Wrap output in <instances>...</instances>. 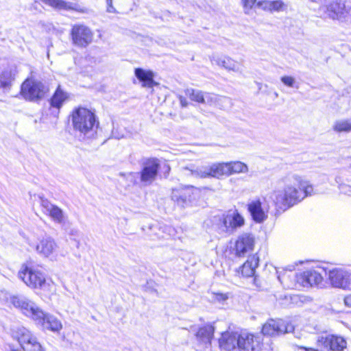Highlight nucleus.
Instances as JSON below:
<instances>
[{"instance_id":"nucleus-1","label":"nucleus","mask_w":351,"mask_h":351,"mask_svg":"<svg viewBox=\"0 0 351 351\" xmlns=\"http://www.w3.org/2000/svg\"><path fill=\"white\" fill-rule=\"evenodd\" d=\"M283 190H274L269 198L278 210L285 211L302 201V191L299 189L301 176L298 174H289L281 181Z\"/></svg>"},{"instance_id":"nucleus-2","label":"nucleus","mask_w":351,"mask_h":351,"mask_svg":"<svg viewBox=\"0 0 351 351\" xmlns=\"http://www.w3.org/2000/svg\"><path fill=\"white\" fill-rule=\"evenodd\" d=\"M13 305L21 308L22 312L27 316L31 317L38 324L53 332H58L62 329L61 322L55 316L44 313L33 302L23 296H13L12 298Z\"/></svg>"},{"instance_id":"nucleus-3","label":"nucleus","mask_w":351,"mask_h":351,"mask_svg":"<svg viewBox=\"0 0 351 351\" xmlns=\"http://www.w3.org/2000/svg\"><path fill=\"white\" fill-rule=\"evenodd\" d=\"M71 117L73 130L80 138L90 139L95 136L99 123L94 112L77 107L73 109Z\"/></svg>"},{"instance_id":"nucleus-4","label":"nucleus","mask_w":351,"mask_h":351,"mask_svg":"<svg viewBox=\"0 0 351 351\" xmlns=\"http://www.w3.org/2000/svg\"><path fill=\"white\" fill-rule=\"evenodd\" d=\"M182 173L184 176H192L194 178H220L226 176H230L229 167L228 162H216L213 163L209 166H200L194 168L193 166L191 167H184Z\"/></svg>"},{"instance_id":"nucleus-5","label":"nucleus","mask_w":351,"mask_h":351,"mask_svg":"<svg viewBox=\"0 0 351 351\" xmlns=\"http://www.w3.org/2000/svg\"><path fill=\"white\" fill-rule=\"evenodd\" d=\"M18 276L30 288L45 289L47 287L44 274L38 270L28 267L26 264L22 265Z\"/></svg>"},{"instance_id":"nucleus-6","label":"nucleus","mask_w":351,"mask_h":351,"mask_svg":"<svg viewBox=\"0 0 351 351\" xmlns=\"http://www.w3.org/2000/svg\"><path fill=\"white\" fill-rule=\"evenodd\" d=\"M139 172L140 181L143 186L152 184L156 179L160 167V160L156 158H145L141 160Z\"/></svg>"},{"instance_id":"nucleus-7","label":"nucleus","mask_w":351,"mask_h":351,"mask_svg":"<svg viewBox=\"0 0 351 351\" xmlns=\"http://www.w3.org/2000/svg\"><path fill=\"white\" fill-rule=\"evenodd\" d=\"M47 91L43 82L27 79L21 85V94L26 100L36 101L44 97Z\"/></svg>"},{"instance_id":"nucleus-8","label":"nucleus","mask_w":351,"mask_h":351,"mask_svg":"<svg viewBox=\"0 0 351 351\" xmlns=\"http://www.w3.org/2000/svg\"><path fill=\"white\" fill-rule=\"evenodd\" d=\"M321 16L324 19L343 21L346 19L348 11L345 4L341 1H332L319 8Z\"/></svg>"},{"instance_id":"nucleus-9","label":"nucleus","mask_w":351,"mask_h":351,"mask_svg":"<svg viewBox=\"0 0 351 351\" xmlns=\"http://www.w3.org/2000/svg\"><path fill=\"white\" fill-rule=\"evenodd\" d=\"M293 330L294 326L291 324L281 319H271L262 328L263 334L267 336L280 335L292 332Z\"/></svg>"},{"instance_id":"nucleus-10","label":"nucleus","mask_w":351,"mask_h":351,"mask_svg":"<svg viewBox=\"0 0 351 351\" xmlns=\"http://www.w3.org/2000/svg\"><path fill=\"white\" fill-rule=\"evenodd\" d=\"M71 37L73 45L85 48L92 43L93 34L90 28L84 25H75L71 30Z\"/></svg>"},{"instance_id":"nucleus-11","label":"nucleus","mask_w":351,"mask_h":351,"mask_svg":"<svg viewBox=\"0 0 351 351\" xmlns=\"http://www.w3.org/2000/svg\"><path fill=\"white\" fill-rule=\"evenodd\" d=\"M317 345L327 351H343L346 348L347 342L341 337L326 335H319L317 339Z\"/></svg>"},{"instance_id":"nucleus-12","label":"nucleus","mask_w":351,"mask_h":351,"mask_svg":"<svg viewBox=\"0 0 351 351\" xmlns=\"http://www.w3.org/2000/svg\"><path fill=\"white\" fill-rule=\"evenodd\" d=\"M31 246L35 249L38 255L44 258L53 256L58 248L55 240L49 236L43 237L39 239L38 242L32 244Z\"/></svg>"},{"instance_id":"nucleus-13","label":"nucleus","mask_w":351,"mask_h":351,"mask_svg":"<svg viewBox=\"0 0 351 351\" xmlns=\"http://www.w3.org/2000/svg\"><path fill=\"white\" fill-rule=\"evenodd\" d=\"M255 238L251 233L245 232L239 235L235 242V252L237 256H246L253 251Z\"/></svg>"},{"instance_id":"nucleus-14","label":"nucleus","mask_w":351,"mask_h":351,"mask_svg":"<svg viewBox=\"0 0 351 351\" xmlns=\"http://www.w3.org/2000/svg\"><path fill=\"white\" fill-rule=\"evenodd\" d=\"M328 279L333 287L345 289L350 285V274L342 269H333L328 272Z\"/></svg>"},{"instance_id":"nucleus-15","label":"nucleus","mask_w":351,"mask_h":351,"mask_svg":"<svg viewBox=\"0 0 351 351\" xmlns=\"http://www.w3.org/2000/svg\"><path fill=\"white\" fill-rule=\"evenodd\" d=\"M194 195V189L192 186H186L173 189L171 199L181 207L189 206Z\"/></svg>"},{"instance_id":"nucleus-16","label":"nucleus","mask_w":351,"mask_h":351,"mask_svg":"<svg viewBox=\"0 0 351 351\" xmlns=\"http://www.w3.org/2000/svg\"><path fill=\"white\" fill-rule=\"evenodd\" d=\"M297 280L304 287H309L320 285L322 283L323 277L317 270L309 269L300 274Z\"/></svg>"},{"instance_id":"nucleus-17","label":"nucleus","mask_w":351,"mask_h":351,"mask_svg":"<svg viewBox=\"0 0 351 351\" xmlns=\"http://www.w3.org/2000/svg\"><path fill=\"white\" fill-rule=\"evenodd\" d=\"M247 210L256 223H262L267 218L268 209L263 207L259 198L252 199L247 204Z\"/></svg>"},{"instance_id":"nucleus-18","label":"nucleus","mask_w":351,"mask_h":351,"mask_svg":"<svg viewBox=\"0 0 351 351\" xmlns=\"http://www.w3.org/2000/svg\"><path fill=\"white\" fill-rule=\"evenodd\" d=\"M40 204L44 213L49 215L53 221L58 223H64L65 222V216L60 208L44 198L40 199Z\"/></svg>"},{"instance_id":"nucleus-19","label":"nucleus","mask_w":351,"mask_h":351,"mask_svg":"<svg viewBox=\"0 0 351 351\" xmlns=\"http://www.w3.org/2000/svg\"><path fill=\"white\" fill-rule=\"evenodd\" d=\"M261 343L259 337L252 334H239V351H259Z\"/></svg>"},{"instance_id":"nucleus-20","label":"nucleus","mask_w":351,"mask_h":351,"mask_svg":"<svg viewBox=\"0 0 351 351\" xmlns=\"http://www.w3.org/2000/svg\"><path fill=\"white\" fill-rule=\"evenodd\" d=\"M219 343L221 349L224 351H239V334L230 332L223 333Z\"/></svg>"},{"instance_id":"nucleus-21","label":"nucleus","mask_w":351,"mask_h":351,"mask_svg":"<svg viewBox=\"0 0 351 351\" xmlns=\"http://www.w3.org/2000/svg\"><path fill=\"white\" fill-rule=\"evenodd\" d=\"M14 80V74L10 68L0 70V95L8 93Z\"/></svg>"},{"instance_id":"nucleus-22","label":"nucleus","mask_w":351,"mask_h":351,"mask_svg":"<svg viewBox=\"0 0 351 351\" xmlns=\"http://www.w3.org/2000/svg\"><path fill=\"white\" fill-rule=\"evenodd\" d=\"M213 64L223 67L228 71L241 72V67L237 62L227 56H213L210 58Z\"/></svg>"},{"instance_id":"nucleus-23","label":"nucleus","mask_w":351,"mask_h":351,"mask_svg":"<svg viewBox=\"0 0 351 351\" xmlns=\"http://www.w3.org/2000/svg\"><path fill=\"white\" fill-rule=\"evenodd\" d=\"M134 73L136 78L142 83L143 87L152 88L157 85L154 80V73L152 71L137 68L135 69Z\"/></svg>"},{"instance_id":"nucleus-24","label":"nucleus","mask_w":351,"mask_h":351,"mask_svg":"<svg viewBox=\"0 0 351 351\" xmlns=\"http://www.w3.org/2000/svg\"><path fill=\"white\" fill-rule=\"evenodd\" d=\"M19 341L23 347L25 344L31 345L34 347L35 351H44L42 346L37 341L36 338L25 328L21 330Z\"/></svg>"},{"instance_id":"nucleus-25","label":"nucleus","mask_w":351,"mask_h":351,"mask_svg":"<svg viewBox=\"0 0 351 351\" xmlns=\"http://www.w3.org/2000/svg\"><path fill=\"white\" fill-rule=\"evenodd\" d=\"M258 257L256 255L250 256L241 267L242 276L245 277L253 276L255 272V269L258 265Z\"/></svg>"},{"instance_id":"nucleus-26","label":"nucleus","mask_w":351,"mask_h":351,"mask_svg":"<svg viewBox=\"0 0 351 351\" xmlns=\"http://www.w3.org/2000/svg\"><path fill=\"white\" fill-rule=\"evenodd\" d=\"M68 97V93L64 92L59 86L50 99V105L59 110Z\"/></svg>"},{"instance_id":"nucleus-27","label":"nucleus","mask_w":351,"mask_h":351,"mask_svg":"<svg viewBox=\"0 0 351 351\" xmlns=\"http://www.w3.org/2000/svg\"><path fill=\"white\" fill-rule=\"evenodd\" d=\"M214 333V327L208 324L199 328L195 335L197 338L203 343H210Z\"/></svg>"},{"instance_id":"nucleus-28","label":"nucleus","mask_w":351,"mask_h":351,"mask_svg":"<svg viewBox=\"0 0 351 351\" xmlns=\"http://www.w3.org/2000/svg\"><path fill=\"white\" fill-rule=\"evenodd\" d=\"M219 102L230 104V99L226 97L218 96L215 94L206 93L204 95V102L209 105L217 104Z\"/></svg>"},{"instance_id":"nucleus-29","label":"nucleus","mask_w":351,"mask_h":351,"mask_svg":"<svg viewBox=\"0 0 351 351\" xmlns=\"http://www.w3.org/2000/svg\"><path fill=\"white\" fill-rule=\"evenodd\" d=\"M332 129L338 133L341 132H351V119H341L336 121L333 125Z\"/></svg>"},{"instance_id":"nucleus-30","label":"nucleus","mask_w":351,"mask_h":351,"mask_svg":"<svg viewBox=\"0 0 351 351\" xmlns=\"http://www.w3.org/2000/svg\"><path fill=\"white\" fill-rule=\"evenodd\" d=\"M230 176L235 173H247L248 167L247 165L241 161L228 162Z\"/></svg>"},{"instance_id":"nucleus-31","label":"nucleus","mask_w":351,"mask_h":351,"mask_svg":"<svg viewBox=\"0 0 351 351\" xmlns=\"http://www.w3.org/2000/svg\"><path fill=\"white\" fill-rule=\"evenodd\" d=\"M299 189L300 191H302V193L304 195L302 197V200L306 197L311 196L316 193L314 191L313 185L310 183V182L304 179L302 176L301 183L299 184Z\"/></svg>"},{"instance_id":"nucleus-32","label":"nucleus","mask_w":351,"mask_h":351,"mask_svg":"<svg viewBox=\"0 0 351 351\" xmlns=\"http://www.w3.org/2000/svg\"><path fill=\"white\" fill-rule=\"evenodd\" d=\"M232 213H228L223 217V227L224 231L228 233H232L236 229L234 220H232Z\"/></svg>"},{"instance_id":"nucleus-33","label":"nucleus","mask_w":351,"mask_h":351,"mask_svg":"<svg viewBox=\"0 0 351 351\" xmlns=\"http://www.w3.org/2000/svg\"><path fill=\"white\" fill-rule=\"evenodd\" d=\"M186 95L191 99V100L202 103L204 102V95L201 90L195 89H187L186 90Z\"/></svg>"},{"instance_id":"nucleus-34","label":"nucleus","mask_w":351,"mask_h":351,"mask_svg":"<svg viewBox=\"0 0 351 351\" xmlns=\"http://www.w3.org/2000/svg\"><path fill=\"white\" fill-rule=\"evenodd\" d=\"M43 1L49 5L60 10H69L73 8L70 3L62 0H43Z\"/></svg>"},{"instance_id":"nucleus-35","label":"nucleus","mask_w":351,"mask_h":351,"mask_svg":"<svg viewBox=\"0 0 351 351\" xmlns=\"http://www.w3.org/2000/svg\"><path fill=\"white\" fill-rule=\"evenodd\" d=\"M270 12H281L287 8V5L281 0L270 1Z\"/></svg>"},{"instance_id":"nucleus-36","label":"nucleus","mask_w":351,"mask_h":351,"mask_svg":"<svg viewBox=\"0 0 351 351\" xmlns=\"http://www.w3.org/2000/svg\"><path fill=\"white\" fill-rule=\"evenodd\" d=\"M229 298L228 293H212L211 300L213 302L223 304Z\"/></svg>"},{"instance_id":"nucleus-37","label":"nucleus","mask_w":351,"mask_h":351,"mask_svg":"<svg viewBox=\"0 0 351 351\" xmlns=\"http://www.w3.org/2000/svg\"><path fill=\"white\" fill-rule=\"evenodd\" d=\"M245 14H250L253 8H256V0H241Z\"/></svg>"},{"instance_id":"nucleus-38","label":"nucleus","mask_w":351,"mask_h":351,"mask_svg":"<svg viewBox=\"0 0 351 351\" xmlns=\"http://www.w3.org/2000/svg\"><path fill=\"white\" fill-rule=\"evenodd\" d=\"M232 217H233V218H232V220H234L236 229L237 228H240L244 225V223H245L244 218L243 217V216H241V215H240L238 213L237 210H234L232 213Z\"/></svg>"},{"instance_id":"nucleus-39","label":"nucleus","mask_w":351,"mask_h":351,"mask_svg":"<svg viewBox=\"0 0 351 351\" xmlns=\"http://www.w3.org/2000/svg\"><path fill=\"white\" fill-rule=\"evenodd\" d=\"M270 0H261L256 3V8H258L264 11L270 12L269 7Z\"/></svg>"},{"instance_id":"nucleus-40","label":"nucleus","mask_w":351,"mask_h":351,"mask_svg":"<svg viewBox=\"0 0 351 351\" xmlns=\"http://www.w3.org/2000/svg\"><path fill=\"white\" fill-rule=\"evenodd\" d=\"M339 189L342 193L351 195V181L349 184L341 183L339 185Z\"/></svg>"},{"instance_id":"nucleus-41","label":"nucleus","mask_w":351,"mask_h":351,"mask_svg":"<svg viewBox=\"0 0 351 351\" xmlns=\"http://www.w3.org/2000/svg\"><path fill=\"white\" fill-rule=\"evenodd\" d=\"M281 82L289 87H293L295 84V79L291 76H282L280 79Z\"/></svg>"},{"instance_id":"nucleus-42","label":"nucleus","mask_w":351,"mask_h":351,"mask_svg":"<svg viewBox=\"0 0 351 351\" xmlns=\"http://www.w3.org/2000/svg\"><path fill=\"white\" fill-rule=\"evenodd\" d=\"M298 349L304 351H325L323 347H319L317 344L316 348L300 346Z\"/></svg>"},{"instance_id":"nucleus-43","label":"nucleus","mask_w":351,"mask_h":351,"mask_svg":"<svg viewBox=\"0 0 351 351\" xmlns=\"http://www.w3.org/2000/svg\"><path fill=\"white\" fill-rule=\"evenodd\" d=\"M106 11L108 13H117L115 8L112 5V0H106Z\"/></svg>"},{"instance_id":"nucleus-44","label":"nucleus","mask_w":351,"mask_h":351,"mask_svg":"<svg viewBox=\"0 0 351 351\" xmlns=\"http://www.w3.org/2000/svg\"><path fill=\"white\" fill-rule=\"evenodd\" d=\"M179 100L182 107H186L188 106V101L183 96H180Z\"/></svg>"},{"instance_id":"nucleus-45","label":"nucleus","mask_w":351,"mask_h":351,"mask_svg":"<svg viewBox=\"0 0 351 351\" xmlns=\"http://www.w3.org/2000/svg\"><path fill=\"white\" fill-rule=\"evenodd\" d=\"M344 304L348 307H351V294L345 297Z\"/></svg>"},{"instance_id":"nucleus-46","label":"nucleus","mask_w":351,"mask_h":351,"mask_svg":"<svg viewBox=\"0 0 351 351\" xmlns=\"http://www.w3.org/2000/svg\"><path fill=\"white\" fill-rule=\"evenodd\" d=\"M313 2L321 3H326L328 0H311Z\"/></svg>"},{"instance_id":"nucleus-47","label":"nucleus","mask_w":351,"mask_h":351,"mask_svg":"<svg viewBox=\"0 0 351 351\" xmlns=\"http://www.w3.org/2000/svg\"><path fill=\"white\" fill-rule=\"evenodd\" d=\"M253 280H254V283H256V278H254L253 279Z\"/></svg>"}]
</instances>
